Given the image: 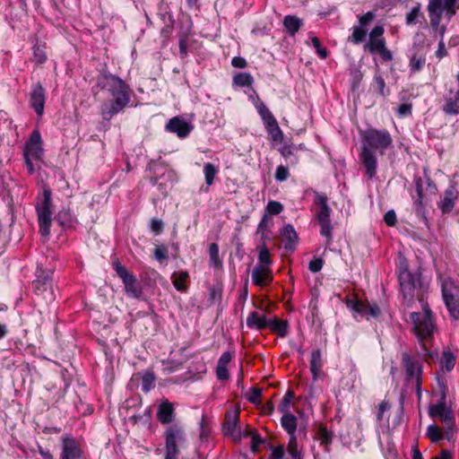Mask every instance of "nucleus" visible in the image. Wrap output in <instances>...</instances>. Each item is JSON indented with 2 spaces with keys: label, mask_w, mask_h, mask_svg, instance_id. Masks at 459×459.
<instances>
[{
  "label": "nucleus",
  "mask_w": 459,
  "mask_h": 459,
  "mask_svg": "<svg viewBox=\"0 0 459 459\" xmlns=\"http://www.w3.org/2000/svg\"><path fill=\"white\" fill-rule=\"evenodd\" d=\"M367 33H368L367 28H362L360 26H355V27H353L352 34L351 36H349V38H348V41H350L355 45H358L365 39Z\"/></svg>",
  "instance_id": "nucleus-36"
},
{
  "label": "nucleus",
  "mask_w": 459,
  "mask_h": 459,
  "mask_svg": "<svg viewBox=\"0 0 459 459\" xmlns=\"http://www.w3.org/2000/svg\"><path fill=\"white\" fill-rule=\"evenodd\" d=\"M258 258L262 265L268 266L272 264L270 251L264 245L260 248Z\"/></svg>",
  "instance_id": "nucleus-49"
},
{
  "label": "nucleus",
  "mask_w": 459,
  "mask_h": 459,
  "mask_svg": "<svg viewBox=\"0 0 459 459\" xmlns=\"http://www.w3.org/2000/svg\"><path fill=\"white\" fill-rule=\"evenodd\" d=\"M126 293L133 298H139L142 294L141 288L136 278L133 275L131 278L123 281Z\"/></svg>",
  "instance_id": "nucleus-30"
},
{
  "label": "nucleus",
  "mask_w": 459,
  "mask_h": 459,
  "mask_svg": "<svg viewBox=\"0 0 459 459\" xmlns=\"http://www.w3.org/2000/svg\"><path fill=\"white\" fill-rule=\"evenodd\" d=\"M189 275L187 272H178L172 274V282L174 287L178 291H186V281Z\"/></svg>",
  "instance_id": "nucleus-31"
},
{
  "label": "nucleus",
  "mask_w": 459,
  "mask_h": 459,
  "mask_svg": "<svg viewBox=\"0 0 459 459\" xmlns=\"http://www.w3.org/2000/svg\"><path fill=\"white\" fill-rule=\"evenodd\" d=\"M219 169L218 168L213 165L212 163H205L204 166V174L205 178V183L207 185V187L205 191H208L210 186L213 184L214 178L218 174Z\"/></svg>",
  "instance_id": "nucleus-33"
},
{
  "label": "nucleus",
  "mask_w": 459,
  "mask_h": 459,
  "mask_svg": "<svg viewBox=\"0 0 459 459\" xmlns=\"http://www.w3.org/2000/svg\"><path fill=\"white\" fill-rule=\"evenodd\" d=\"M97 87L107 91L112 97V100L105 101L101 105L100 113L104 120H110L115 115L129 106L133 91L120 77L111 74H104L98 78Z\"/></svg>",
  "instance_id": "nucleus-1"
},
{
  "label": "nucleus",
  "mask_w": 459,
  "mask_h": 459,
  "mask_svg": "<svg viewBox=\"0 0 459 459\" xmlns=\"http://www.w3.org/2000/svg\"><path fill=\"white\" fill-rule=\"evenodd\" d=\"M255 108L264 125L270 124L276 120L272 112L260 99L257 100Z\"/></svg>",
  "instance_id": "nucleus-32"
},
{
  "label": "nucleus",
  "mask_w": 459,
  "mask_h": 459,
  "mask_svg": "<svg viewBox=\"0 0 459 459\" xmlns=\"http://www.w3.org/2000/svg\"><path fill=\"white\" fill-rule=\"evenodd\" d=\"M284 27L290 35L293 36L298 32L302 25V21L294 15H287L283 20Z\"/></svg>",
  "instance_id": "nucleus-27"
},
{
  "label": "nucleus",
  "mask_w": 459,
  "mask_h": 459,
  "mask_svg": "<svg viewBox=\"0 0 459 459\" xmlns=\"http://www.w3.org/2000/svg\"><path fill=\"white\" fill-rule=\"evenodd\" d=\"M399 282L404 299L412 297L415 289V279L406 266L400 269Z\"/></svg>",
  "instance_id": "nucleus-12"
},
{
  "label": "nucleus",
  "mask_w": 459,
  "mask_h": 459,
  "mask_svg": "<svg viewBox=\"0 0 459 459\" xmlns=\"http://www.w3.org/2000/svg\"><path fill=\"white\" fill-rule=\"evenodd\" d=\"M51 195V190L48 188H44L43 197L36 205L39 224V232L42 236L49 235L50 227L52 224Z\"/></svg>",
  "instance_id": "nucleus-7"
},
{
  "label": "nucleus",
  "mask_w": 459,
  "mask_h": 459,
  "mask_svg": "<svg viewBox=\"0 0 459 459\" xmlns=\"http://www.w3.org/2000/svg\"><path fill=\"white\" fill-rule=\"evenodd\" d=\"M427 437L433 442L437 443L443 438L442 430L436 425L428 427Z\"/></svg>",
  "instance_id": "nucleus-45"
},
{
  "label": "nucleus",
  "mask_w": 459,
  "mask_h": 459,
  "mask_svg": "<svg viewBox=\"0 0 459 459\" xmlns=\"http://www.w3.org/2000/svg\"><path fill=\"white\" fill-rule=\"evenodd\" d=\"M268 221H269L268 216L264 215L263 217V219L261 220V221L259 222V225H258V228H257V230H256V234H260L262 239H264V240L267 238V234L265 232V230H266V228L268 226Z\"/></svg>",
  "instance_id": "nucleus-53"
},
{
  "label": "nucleus",
  "mask_w": 459,
  "mask_h": 459,
  "mask_svg": "<svg viewBox=\"0 0 459 459\" xmlns=\"http://www.w3.org/2000/svg\"><path fill=\"white\" fill-rule=\"evenodd\" d=\"M441 364L443 369L446 371H451L455 364V359L454 355L449 351H445L443 353Z\"/></svg>",
  "instance_id": "nucleus-46"
},
{
  "label": "nucleus",
  "mask_w": 459,
  "mask_h": 459,
  "mask_svg": "<svg viewBox=\"0 0 459 459\" xmlns=\"http://www.w3.org/2000/svg\"><path fill=\"white\" fill-rule=\"evenodd\" d=\"M193 22L189 15H182L179 19L178 38L188 39L192 35Z\"/></svg>",
  "instance_id": "nucleus-26"
},
{
  "label": "nucleus",
  "mask_w": 459,
  "mask_h": 459,
  "mask_svg": "<svg viewBox=\"0 0 459 459\" xmlns=\"http://www.w3.org/2000/svg\"><path fill=\"white\" fill-rule=\"evenodd\" d=\"M142 390L144 393H148L152 388L154 387L155 375L152 370L145 371L142 377Z\"/></svg>",
  "instance_id": "nucleus-37"
},
{
  "label": "nucleus",
  "mask_w": 459,
  "mask_h": 459,
  "mask_svg": "<svg viewBox=\"0 0 459 459\" xmlns=\"http://www.w3.org/2000/svg\"><path fill=\"white\" fill-rule=\"evenodd\" d=\"M33 55L37 64H43L47 59L46 54L40 47H34Z\"/></svg>",
  "instance_id": "nucleus-58"
},
{
  "label": "nucleus",
  "mask_w": 459,
  "mask_h": 459,
  "mask_svg": "<svg viewBox=\"0 0 459 459\" xmlns=\"http://www.w3.org/2000/svg\"><path fill=\"white\" fill-rule=\"evenodd\" d=\"M216 376L219 380H227L230 377V374L228 371L227 366L217 365L216 367Z\"/></svg>",
  "instance_id": "nucleus-60"
},
{
  "label": "nucleus",
  "mask_w": 459,
  "mask_h": 459,
  "mask_svg": "<svg viewBox=\"0 0 459 459\" xmlns=\"http://www.w3.org/2000/svg\"><path fill=\"white\" fill-rule=\"evenodd\" d=\"M420 16H422V13H420V4H418L416 6L412 7L410 13L406 14V24H416Z\"/></svg>",
  "instance_id": "nucleus-44"
},
{
  "label": "nucleus",
  "mask_w": 459,
  "mask_h": 459,
  "mask_svg": "<svg viewBox=\"0 0 459 459\" xmlns=\"http://www.w3.org/2000/svg\"><path fill=\"white\" fill-rule=\"evenodd\" d=\"M63 450L60 459H77L81 457V448L76 440L71 437H62Z\"/></svg>",
  "instance_id": "nucleus-14"
},
{
  "label": "nucleus",
  "mask_w": 459,
  "mask_h": 459,
  "mask_svg": "<svg viewBox=\"0 0 459 459\" xmlns=\"http://www.w3.org/2000/svg\"><path fill=\"white\" fill-rule=\"evenodd\" d=\"M253 82L254 78L248 73H238L233 77V84L238 87H249Z\"/></svg>",
  "instance_id": "nucleus-35"
},
{
  "label": "nucleus",
  "mask_w": 459,
  "mask_h": 459,
  "mask_svg": "<svg viewBox=\"0 0 459 459\" xmlns=\"http://www.w3.org/2000/svg\"><path fill=\"white\" fill-rule=\"evenodd\" d=\"M392 143V137L385 130L368 129L365 132L359 159L369 178H373L377 174V161L374 151H379L380 154H384Z\"/></svg>",
  "instance_id": "nucleus-2"
},
{
  "label": "nucleus",
  "mask_w": 459,
  "mask_h": 459,
  "mask_svg": "<svg viewBox=\"0 0 459 459\" xmlns=\"http://www.w3.org/2000/svg\"><path fill=\"white\" fill-rule=\"evenodd\" d=\"M391 408V404L386 401H382L378 405V410L377 413V420L381 421L384 419V413L389 411Z\"/></svg>",
  "instance_id": "nucleus-57"
},
{
  "label": "nucleus",
  "mask_w": 459,
  "mask_h": 459,
  "mask_svg": "<svg viewBox=\"0 0 459 459\" xmlns=\"http://www.w3.org/2000/svg\"><path fill=\"white\" fill-rule=\"evenodd\" d=\"M374 17L375 13L373 12H368L365 14L360 15L359 17V24L358 26L367 28V25L374 19Z\"/></svg>",
  "instance_id": "nucleus-59"
},
{
  "label": "nucleus",
  "mask_w": 459,
  "mask_h": 459,
  "mask_svg": "<svg viewBox=\"0 0 459 459\" xmlns=\"http://www.w3.org/2000/svg\"><path fill=\"white\" fill-rule=\"evenodd\" d=\"M281 238L286 250L293 251L295 249L299 238L294 228L290 224L286 225L282 229Z\"/></svg>",
  "instance_id": "nucleus-20"
},
{
  "label": "nucleus",
  "mask_w": 459,
  "mask_h": 459,
  "mask_svg": "<svg viewBox=\"0 0 459 459\" xmlns=\"http://www.w3.org/2000/svg\"><path fill=\"white\" fill-rule=\"evenodd\" d=\"M288 453L291 458L301 457L300 452L298 449V442L295 434L290 435Z\"/></svg>",
  "instance_id": "nucleus-47"
},
{
  "label": "nucleus",
  "mask_w": 459,
  "mask_h": 459,
  "mask_svg": "<svg viewBox=\"0 0 459 459\" xmlns=\"http://www.w3.org/2000/svg\"><path fill=\"white\" fill-rule=\"evenodd\" d=\"M323 260L321 258H316L309 262L308 269L313 273L319 272L323 267Z\"/></svg>",
  "instance_id": "nucleus-62"
},
{
  "label": "nucleus",
  "mask_w": 459,
  "mask_h": 459,
  "mask_svg": "<svg viewBox=\"0 0 459 459\" xmlns=\"http://www.w3.org/2000/svg\"><path fill=\"white\" fill-rule=\"evenodd\" d=\"M264 126L273 142H276V143L282 142L283 134H282L281 128L279 127L276 120L270 124H266Z\"/></svg>",
  "instance_id": "nucleus-34"
},
{
  "label": "nucleus",
  "mask_w": 459,
  "mask_h": 459,
  "mask_svg": "<svg viewBox=\"0 0 459 459\" xmlns=\"http://www.w3.org/2000/svg\"><path fill=\"white\" fill-rule=\"evenodd\" d=\"M413 208L417 216L420 217L424 222H427L424 196H417L413 203Z\"/></svg>",
  "instance_id": "nucleus-42"
},
{
  "label": "nucleus",
  "mask_w": 459,
  "mask_h": 459,
  "mask_svg": "<svg viewBox=\"0 0 459 459\" xmlns=\"http://www.w3.org/2000/svg\"><path fill=\"white\" fill-rule=\"evenodd\" d=\"M239 420V411H230L226 413L224 422H223V429L226 434L230 435L234 437H239V429L238 428V423Z\"/></svg>",
  "instance_id": "nucleus-17"
},
{
  "label": "nucleus",
  "mask_w": 459,
  "mask_h": 459,
  "mask_svg": "<svg viewBox=\"0 0 459 459\" xmlns=\"http://www.w3.org/2000/svg\"><path fill=\"white\" fill-rule=\"evenodd\" d=\"M412 105L411 103L401 104L397 108V114L401 117L411 115Z\"/></svg>",
  "instance_id": "nucleus-56"
},
{
  "label": "nucleus",
  "mask_w": 459,
  "mask_h": 459,
  "mask_svg": "<svg viewBox=\"0 0 459 459\" xmlns=\"http://www.w3.org/2000/svg\"><path fill=\"white\" fill-rule=\"evenodd\" d=\"M281 423L289 435L295 434L297 429V418L293 414L290 412L283 413Z\"/></svg>",
  "instance_id": "nucleus-29"
},
{
  "label": "nucleus",
  "mask_w": 459,
  "mask_h": 459,
  "mask_svg": "<svg viewBox=\"0 0 459 459\" xmlns=\"http://www.w3.org/2000/svg\"><path fill=\"white\" fill-rule=\"evenodd\" d=\"M35 291L38 295L44 294L51 289V281L49 279L45 278L43 280H36L33 281Z\"/></svg>",
  "instance_id": "nucleus-41"
},
{
  "label": "nucleus",
  "mask_w": 459,
  "mask_h": 459,
  "mask_svg": "<svg viewBox=\"0 0 459 459\" xmlns=\"http://www.w3.org/2000/svg\"><path fill=\"white\" fill-rule=\"evenodd\" d=\"M210 260L215 268L222 266V262L219 256V247L216 243H212L209 247Z\"/></svg>",
  "instance_id": "nucleus-40"
},
{
  "label": "nucleus",
  "mask_w": 459,
  "mask_h": 459,
  "mask_svg": "<svg viewBox=\"0 0 459 459\" xmlns=\"http://www.w3.org/2000/svg\"><path fill=\"white\" fill-rule=\"evenodd\" d=\"M282 210V204L276 201H270L266 206V211L272 215H277L281 213Z\"/></svg>",
  "instance_id": "nucleus-51"
},
{
  "label": "nucleus",
  "mask_w": 459,
  "mask_h": 459,
  "mask_svg": "<svg viewBox=\"0 0 459 459\" xmlns=\"http://www.w3.org/2000/svg\"><path fill=\"white\" fill-rule=\"evenodd\" d=\"M268 320L264 315L252 311L247 317V325L249 328L262 331L267 327Z\"/></svg>",
  "instance_id": "nucleus-21"
},
{
  "label": "nucleus",
  "mask_w": 459,
  "mask_h": 459,
  "mask_svg": "<svg viewBox=\"0 0 459 459\" xmlns=\"http://www.w3.org/2000/svg\"><path fill=\"white\" fill-rule=\"evenodd\" d=\"M42 153L41 136L39 131L35 130L30 134L26 144L24 155L31 156L32 159H39Z\"/></svg>",
  "instance_id": "nucleus-16"
},
{
  "label": "nucleus",
  "mask_w": 459,
  "mask_h": 459,
  "mask_svg": "<svg viewBox=\"0 0 459 459\" xmlns=\"http://www.w3.org/2000/svg\"><path fill=\"white\" fill-rule=\"evenodd\" d=\"M113 265L117 272V274L119 276L122 281H125L133 276V274L130 273L127 271V269L125 266L121 265L118 262H115Z\"/></svg>",
  "instance_id": "nucleus-50"
},
{
  "label": "nucleus",
  "mask_w": 459,
  "mask_h": 459,
  "mask_svg": "<svg viewBox=\"0 0 459 459\" xmlns=\"http://www.w3.org/2000/svg\"><path fill=\"white\" fill-rule=\"evenodd\" d=\"M315 204L318 205L316 217L320 225V234L326 238V245L332 242V227L330 220L331 209L327 204V196L325 195L316 193L315 195Z\"/></svg>",
  "instance_id": "nucleus-6"
},
{
  "label": "nucleus",
  "mask_w": 459,
  "mask_h": 459,
  "mask_svg": "<svg viewBox=\"0 0 459 459\" xmlns=\"http://www.w3.org/2000/svg\"><path fill=\"white\" fill-rule=\"evenodd\" d=\"M262 389L258 387H252L249 394H247V400L249 403L258 405L261 403Z\"/></svg>",
  "instance_id": "nucleus-48"
},
{
  "label": "nucleus",
  "mask_w": 459,
  "mask_h": 459,
  "mask_svg": "<svg viewBox=\"0 0 459 459\" xmlns=\"http://www.w3.org/2000/svg\"><path fill=\"white\" fill-rule=\"evenodd\" d=\"M411 319L413 324V333L421 349L419 356H421L425 361H428L429 359H432L437 355V352L431 350L433 333L436 328L432 313L429 308H424L421 312L411 313Z\"/></svg>",
  "instance_id": "nucleus-3"
},
{
  "label": "nucleus",
  "mask_w": 459,
  "mask_h": 459,
  "mask_svg": "<svg viewBox=\"0 0 459 459\" xmlns=\"http://www.w3.org/2000/svg\"><path fill=\"white\" fill-rule=\"evenodd\" d=\"M384 221L387 226L394 227L397 221L395 212L393 210L388 211L384 216Z\"/></svg>",
  "instance_id": "nucleus-61"
},
{
  "label": "nucleus",
  "mask_w": 459,
  "mask_h": 459,
  "mask_svg": "<svg viewBox=\"0 0 459 459\" xmlns=\"http://www.w3.org/2000/svg\"><path fill=\"white\" fill-rule=\"evenodd\" d=\"M429 414L433 418L439 417L442 420L446 421L448 417L445 403L433 405L429 410Z\"/></svg>",
  "instance_id": "nucleus-39"
},
{
  "label": "nucleus",
  "mask_w": 459,
  "mask_h": 459,
  "mask_svg": "<svg viewBox=\"0 0 459 459\" xmlns=\"http://www.w3.org/2000/svg\"><path fill=\"white\" fill-rule=\"evenodd\" d=\"M154 256L158 261L164 260L168 257V250L165 247H157L154 250Z\"/></svg>",
  "instance_id": "nucleus-63"
},
{
  "label": "nucleus",
  "mask_w": 459,
  "mask_h": 459,
  "mask_svg": "<svg viewBox=\"0 0 459 459\" xmlns=\"http://www.w3.org/2000/svg\"><path fill=\"white\" fill-rule=\"evenodd\" d=\"M252 280L255 285L264 287L273 281V272L266 265H255L252 271Z\"/></svg>",
  "instance_id": "nucleus-11"
},
{
  "label": "nucleus",
  "mask_w": 459,
  "mask_h": 459,
  "mask_svg": "<svg viewBox=\"0 0 459 459\" xmlns=\"http://www.w3.org/2000/svg\"><path fill=\"white\" fill-rule=\"evenodd\" d=\"M444 100L442 110L445 114L453 116L459 114V89L457 91L450 90L444 96Z\"/></svg>",
  "instance_id": "nucleus-19"
},
{
  "label": "nucleus",
  "mask_w": 459,
  "mask_h": 459,
  "mask_svg": "<svg viewBox=\"0 0 459 459\" xmlns=\"http://www.w3.org/2000/svg\"><path fill=\"white\" fill-rule=\"evenodd\" d=\"M311 42H312L313 47L316 48V53L318 54V56L321 58H324V59L326 58L327 55H328V52H327V50L325 48H323L321 46L319 39L316 38V37H313L311 39Z\"/></svg>",
  "instance_id": "nucleus-52"
},
{
  "label": "nucleus",
  "mask_w": 459,
  "mask_h": 459,
  "mask_svg": "<svg viewBox=\"0 0 459 459\" xmlns=\"http://www.w3.org/2000/svg\"><path fill=\"white\" fill-rule=\"evenodd\" d=\"M458 198V191L455 186H450L444 192V195L438 203L443 214L450 213L455 205V201Z\"/></svg>",
  "instance_id": "nucleus-13"
},
{
  "label": "nucleus",
  "mask_w": 459,
  "mask_h": 459,
  "mask_svg": "<svg viewBox=\"0 0 459 459\" xmlns=\"http://www.w3.org/2000/svg\"><path fill=\"white\" fill-rule=\"evenodd\" d=\"M402 368L404 374V381L408 386L416 389L419 398L421 395V383L423 368L421 362L407 352H403L401 357Z\"/></svg>",
  "instance_id": "nucleus-5"
},
{
  "label": "nucleus",
  "mask_w": 459,
  "mask_h": 459,
  "mask_svg": "<svg viewBox=\"0 0 459 459\" xmlns=\"http://www.w3.org/2000/svg\"><path fill=\"white\" fill-rule=\"evenodd\" d=\"M267 327L270 328L273 333L276 334L280 338H284L288 334V322L278 317L270 318L268 320Z\"/></svg>",
  "instance_id": "nucleus-23"
},
{
  "label": "nucleus",
  "mask_w": 459,
  "mask_h": 459,
  "mask_svg": "<svg viewBox=\"0 0 459 459\" xmlns=\"http://www.w3.org/2000/svg\"><path fill=\"white\" fill-rule=\"evenodd\" d=\"M45 100V89L39 82H38L32 87L30 93V106L35 110L39 117L43 115Z\"/></svg>",
  "instance_id": "nucleus-10"
},
{
  "label": "nucleus",
  "mask_w": 459,
  "mask_h": 459,
  "mask_svg": "<svg viewBox=\"0 0 459 459\" xmlns=\"http://www.w3.org/2000/svg\"><path fill=\"white\" fill-rule=\"evenodd\" d=\"M316 438L321 446H327L333 441V432L328 430L325 425L320 424L316 433Z\"/></svg>",
  "instance_id": "nucleus-28"
},
{
  "label": "nucleus",
  "mask_w": 459,
  "mask_h": 459,
  "mask_svg": "<svg viewBox=\"0 0 459 459\" xmlns=\"http://www.w3.org/2000/svg\"><path fill=\"white\" fill-rule=\"evenodd\" d=\"M365 48L372 54L377 52L385 61H390L393 58L391 51L385 47V39L384 38L369 39Z\"/></svg>",
  "instance_id": "nucleus-15"
},
{
  "label": "nucleus",
  "mask_w": 459,
  "mask_h": 459,
  "mask_svg": "<svg viewBox=\"0 0 459 459\" xmlns=\"http://www.w3.org/2000/svg\"><path fill=\"white\" fill-rule=\"evenodd\" d=\"M455 293L456 287L454 281L450 279H445L442 281L443 299L451 316L457 319L459 318V301L455 298Z\"/></svg>",
  "instance_id": "nucleus-8"
},
{
  "label": "nucleus",
  "mask_w": 459,
  "mask_h": 459,
  "mask_svg": "<svg viewBox=\"0 0 459 459\" xmlns=\"http://www.w3.org/2000/svg\"><path fill=\"white\" fill-rule=\"evenodd\" d=\"M293 398L294 393L292 391H288L279 404V411L282 413H288Z\"/></svg>",
  "instance_id": "nucleus-43"
},
{
  "label": "nucleus",
  "mask_w": 459,
  "mask_h": 459,
  "mask_svg": "<svg viewBox=\"0 0 459 459\" xmlns=\"http://www.w3.org/2000/svg\"><path fill=\"white\" fill-rule=\"evenodd\" d=\"M165 458L178 459L180 449L186 444V434L184 427L179 423L168 426L164 431Z\"/></svg>",
  "instance_id": "nucleus-4"
},
{
  "label": "nucleus",
  "mask_w": 459,
  "mask_h": 459,
  "mask_svg": "<svg viewBox=\"0 0 459 459\" xmlns=\"http://www.w3.org/2000/svg\"><path fill=\"white\" fill-rule=\"evenodd\" d=\"M443 0H429L428 11L429 13H442Z\"/></svg>",
  "instance_id": "nucleus-55"
},
{
  "label": "nucleus",
  "mask_w": 459,
  "mask_h": 459,
  "mask_svg": "<svg viewBox=\"0 0 459 459\" xmlns=\"http://www.w3.org/2000/svg\"><path fill=\"white\" fill-rule=\"evenodd\" d=\"M324 362L320 350L316 349L311 352L310 358V371L313 379L316 381L321 374Z\"/></svg>",
  "instance_id": "nucleus-24"
},
{
  "label": "nucleus",
  "mask_w": 459,
  "mask_h": 459,
  "mask_svg": "<svg viewBox=\"0 0 459 459\" xmlns=\"http://www.w3.org/2000/svg\"><path fill=\"white\" fill-rule=\"evenodd\" d=\"M168 131L177 134L180 138L186 137L191 132L192 126L178 117L171 118L166 126Z\"/></svg>",
  "instance_id": "nucleus-18"
},
{
  "label": "nucleus",
  "mask_w": 459,
  "mask_h": 459,
  "mask_svg": "<svg viewBox=\"0 0 459 459\" xmlns=\"http://www.w3.org/2000/svg\"><path fill=\"white\" fill-rule=\"evenodd\" d=\"M174 407L169 401L162 402L158 408L157 419L161 424H169L173 420Z\"/></svg>",
  "instance_id": "nucleus-22"
},
{
  "label": "nucleus",
  "mask_w": 459,
  "mask_h": 459,
  "mask_svg": "<svg viewBox=\"0 0 459 459\" xmlns=\"http://www.w3.org/2000/svg\"><path fill=\"white\" fill-rule=\"evenodd\" d=\"M289 170L286 167L282 166V165H280L277 167L276 169V172H275V179L277 181H284L288 178L289 177Z\"/></svg>",
  "instance_id": "nucleus-54"
},
{
  "label": "nucleus",
  "mask_w": 459,
  "mask_h": 459,
  "mask_svg": "<svg viewBox=\"0 0 459 459\" xmlns=\"http://www.w3.org/2000/svg\"><path fill=\"white\" fill-rule=\"evenodd\" d=\"M425 63L426 58L424 56L413 55L409 63V67L411 74L420 72L423 68Z\"/></svg>",
  "instance_id": "nucleus-38"
},
{
  "label": "nucleus",
  "mask_w": 459,
  "mask_h": 459,
  "mask_svg": "<svg viewBox=\"0 0 459 459\" xmlns=\"http://www.w3.org/2000/svg\"><path fill=\"white\" fill-rule=\"evenodd\" d=\"M284 455V448L282 446L273 448L269 459H282Z\"/></svg>",
  "instance_id": "nucleus-64"
},
{
  "label": "nucleus",
  "mask_w": 459,
  "mask_h": 459,
  "mask_svg": "<svg viewBox=\"0 0 459 459\" xmlns=\"http://www.w3.org/2000/svg\"><path fill=\"white\" fill-rule=\"evenodd\" d=\"M371 88L381 97L385 98L390 94L389 89L386 88L385 79L378 72H377L373 77Z\"/></svg>",
  "instance_id": "nucleus-25"
},
{
  "label": "nucleus",
  "mask_w": 459,
  "mask_h": 459,
  "mask_svg": "<svg viewBox=\"0 0 459 459\" xmlns=\"http://www.w3.org/2000/svg\"><path fill=\"white\" fill-rule=\"evenodd\" d=\"M346 304L348 307L367 319L378 317L381 314L379 307L375 303L370 304L360 299H349Z\"/></svg>",
  "instance_id": "nucleus-9"
}]
</instances>
